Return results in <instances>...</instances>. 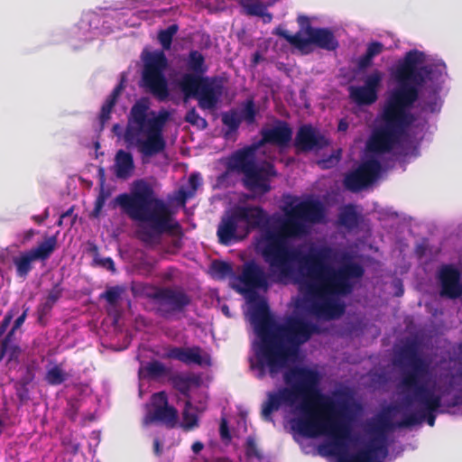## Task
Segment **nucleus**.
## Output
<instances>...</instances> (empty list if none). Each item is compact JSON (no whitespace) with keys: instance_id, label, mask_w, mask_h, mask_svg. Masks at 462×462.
Segmentation results:
<instances>
[{"instance_id":"obj_1","label":"nucleus","mask_w":462,"mask_h":462,"mask_svg":"<svg viewBox=\"0 0 462 462\" xmlns=\"http://www.w3.org/2000/svg\"><path fill=\"white\" fill-rule=\"evenodd\" d=\"M324 217V208L319 200L307 199L286 208L284 216L274 218L263 230L257 249L270 271L280 278L291 277L298 263L303 277L300 289L306 292V310L331 320L344 315L346 305L338 298L354 291L356 280L365 273L364 267L350 260L338 267L328 264L333 256V249L328 245L312 247L304 254L289 244L291 239L308 233L307 224L320 223Z\"/></svg>"},{"instance_id":"obj_2","label":"nucleus","mask_w":462,"mask_h":462,"mask_svg":"<svg viewBox=\"0 0 462 462\" xmlns=\"http://www.w3.org/2000/svg\"><path fill=\"white\" fill-rule=\"evenodd\" d=\"M286 386L276 392H268L267 400L262 405V418L272 421V414L282 405L295 408L300 417L292 420V429L306 438L321 435L329 436L330 454L337 456L339 462H383L389 454L387 432L396 428L388 407L379 416L377 422L370 430L373 435L365 447L355 454L347 452V441L351 439L350 397L346 393L337 392L334 400L324 394L319 388V374L310 368L292 366L283 373Z\"/></svg>"},{"instance_id":"obj_3","label":"nucleus","mask_w":462,"mask_h":462,"mask_svg":"<svg viewBox=\"0 0 462 462\" xmlns=\"http://www.w3.org/2000/svg\"><path fill=\"white\" fill-rule=\"evenodd\" d=\"M424 53L406 52L393 72L397 86L389 93L381 115L382 124L366 142V150L376 155L390 152L416 121L411 108L420 98V88L433 73V66L421 65Z\"/></svg>"},{"instance_id":"obj_4","label":"nucleus","mask_w":462,"mask_h":462,"mask_svg":"<svg viewBox=\"0 0 462 462\" xmlns=\"http://www.w3.org/2000/svg\"><path fill=\"white\" fill-rule=\"evenodd\" d=\"M251 321L259 341L254 346L255 365L262 378L267 368L272 376L286 368L298 355L300 346L311 336L319 333V327L300 317H289L281 324L271 315L268 303L258 300L253 307Z\"/></svg>"},{"instance_id":"obj_5","label":"nucleus","mask_w":462,"mask_h":462,"mask_svg":"<svg viewBox=\"0 0 462 462\" xmlns=\"http://www.w3.org/2000/svg\"><path fill=\"white\" fill-rule=\"evenodd\" d=\"M394 365L400 369L398 388L404 394L407 405L416 403L417 412L407 414L397 421L400 428H410L423 420L433 427L437 412H444L442 396L429 387L431 381L430 364L419 352V344L411 340L404 344L397 353Z\"/></svg>"},{"instance_id":"obj_6","label":"nucleus","mask_w":462,"mask_h":462,"mask_svg":"<svg viewBox=\"0 0 462 462\" xmlns=\"http://www.w3.org/2000/svg\"><path fill=\"white\" fill-rule=\"evenodd\" d=\"M116 202L132 220L149 225V228L138 233L146 245H158L163 233L180 226L178 223L172 224L170 207L156 197L152 186L144 180H135L130 193L118 195Z\"/></svg>"},{"instance_id":"obj_7","label":"nucleus","mask_w":462,"mask_h":462,"mask_svg":"<svg viewBox=\"0 0 462 462\" xmlns=\"http://www.w3.org/2000/svg\"><path fill=\"white\" fill-rule=\"evenodd\" d=\"M149 109L146 99L137 100L131 107L124 134V140L127 145H135L146 157L154 156L164 151L166 142L162 130L168 118V113L165 111L156 116L153 111L149 113Z\"/></svg>"},{"instance_id":"obj_8","label":"nucleus","mask_w":462,"mask_h":462,"mask_svg":"<svg viewBox=\"0 0 462 462\" xmlns=\"http://www.w3.org/2000/svg\"><path fill=\"white\" fill-rule=\"evenodd\" d=\"M187 67L190 72L184 73L178 82L184 101L195 98L200 109H216L224 93L222 79L217 76H204L208 66L204 55L199 51L192 50L189 52Z\"/></svg>"},{"instance_id":"obj_9","label":"nucleus","mask_w":462,"mask_h":462,"mask_svg":"<svg viewBox=\"0 0 462 462\" xmlns=\"http://www.w3.org/2000/svg\"><path fill=\"white\" fill-rule=\"evenodd\" d=\"M257 148L249 145L235 151L228 158L227 169L243 175L242 183L247 190L264 195L272 189L271 181L278 173L272 162H256Z\"/></svg>"},{"instance_id":"obj_10","label":"nucleus","mask_w":462,"mask_h":462,"mask_svg":"<svg viewBox=\"0 0 462 462\" xmlns=\"http://www.w3.org/2000/svg\"><path fill=\"white\" fill-rule=\"evenodd\" d=\"M143 69L142 73L143 86L160 101H164L170 95L165 70L168 60L163 51L146 52L142 56Z\"/></svg>"},{"instance_id":"obj_11","label":"nucleus","mask_w":462,"mask_h":462,"mask_svg":"<svg viewBox=\"0 0 462 462\" xmlns=\"http://www.w3.org/2000/svg\"><path fill=\"white\" fill-rule=\"evenodd\" d=\"M155 314L164 319H172L184 313L192 302L191 296L181 286L155 287L149 294Z\"/></svg>"},{"instance_id":"obj_12","label":"nucleus","mask_w":462,"mask_h":462,"mask_svg":"<svg viewBox=\"0 0 462 462\" xmlns=\"http://www.w3.org/2000/svg\"><path fill=\"white\" fill-rule=\"evenodd\" d=\"M238 284L234 286L236 291L245 295L250 302L258 299V290H267L268 275L263 268L254 260L243 264L241 273L236 277Z\"/></svg>"},{"instance_id":"obj_13","label":"nucleus","mask_w":462,"mask_h":462,"mask_svg":"<svg viewBox=\"0 0 462 462\" xmlns=\"http://www.w3.org/2000/svg\"><path fill=\"white\" fill-rule=\"evenodd\" d=\"M310 36L304 38L301 36V32L291 34L287 30L282 28H277L275 31L276 35L283 38L291 45L300 51H303L310 44L329 51L337 49L338 42L331 30L328 28H317L316 30H310Z\"/></svg>"},{"instance_id":"obj_14","label":"nucleus","mask_w":462,"mask_h":462,"mask_svg":"<svg viewBox=\"0 0 462 462\" xmlns=\"http://www.w3.org/2000/svg\"><path fill=\"white\" fill-rule=\"evenodd\" d=\"M56 235L45 237L36 247L21 253L18 256L13 258L15 266L16 276L25 280L31 271L33 269L34 261H46L51 257L58 245V236Z\"/></svg>"},{"instance_id":"obj_15","label":"nucleus","mask_w":462,"mask_h":462,"mask_svg":"<svg viewBox=\"0 0 462 462\" xmlns=\"http://www.w3.org/2000/svg\"><path fill=\"white\" fill-rule=\"evenodd\" d=\"M143 423L148 426L152 423H161L168 429H174L179 424L178 410L169 404L168 396L162 391L152 394V410L143 417Z\"/></svg>"},{"instance_id":"obj_16","label":"nucleus","mask_w":462,"mask_h":462,"mask_svg":"<svg viewBox=\"0 0 462 462\" xmlns=\"http://www.w3.org/2000/svg\"><path fill=\"white\" fill-rule=\"evenodd\" d=\"M258 109L255 106L254 98L246 99L242 105L240 110L231 108L221 115V121L226 127L224 137L229 139L236 134L241 123L244 121L247 125H252L256 122Z\"/></svg>"},{"instance_id":"obj_17","label":"nucleus","mask_w":462,"mask_h":462,"mask_svg":"<svg viewBox=\"0 0 462 462\" xmlns=\"http://www.w3.org/2000/svg\"><path fill=\"white\" fill-rule=\"evenodd\" d=\"M381 169L379 161L376 159L367 160L345 177L344 185L350 191L358 192L371 185L377 179Z\"/></svg>"},{"instance_id":"obj_18","label":"nucleus","mask_w":462,"mask_h":462,"mask_svg":"<svg viewBox=\"0 0 462 462\" xmlns=\"http://www.w3.org/2000/svg\"><path fill=\"white\" fill-rule=\"evenodd\" d=\"M328 145V139L319 129L310 124L299 127L293 141L297 154L319 152Z\"/></svg>"},{"instance_id":"obj_19","label":"nucleus","mask_w":462,"mask_h":462,"mask_svg":"<svg viewBox=\"0 0 462 462\" xmlns=\"http://www.w3.org/2000/svg\"><path fill=\"white\" fill-rule=\"evenodd\" d=\"M260 134L261 139L257 143L258 147L270 144L285 148L291 143L293 132L288 122L276 119L272 127H263Z\"/></svg>"},{"instance_id":"obj_20","label":"nucleus","mask_w":462,"mask_h":462,"mask_svg":"<svg viewBox=\"0 0 462 462\" xmlns=\"http://www.w3.org/2000/svg\"><path fill=\"white\" fill-rule=\"evenodd\" d=\"M242 224L236 217L234 210H230L221 217L217 226V236L220 245L228 246L242 240L244 235Z\"/></svg>"},{"instance_id":"obj_21","label":"nucleus","mask_w":462,"mask_h":462,"mask_svg":"<svg viewBox=\"0 0 462 462\" xmlns=\"http://www.w3.org/2000/svg\"><path fill=\"white\" fill-rule=\"evenodd\" d=\"M233 210L242 224L244 235H248L252 230L261 227L268 221L267 215L261 207L237 206Z\"/></svg>"},{"instance_id":"obj_22","label":"nucleus","mask_w":462,"mask_h":462,"mask_svg":"<svg viewBox=\"0 0 462 462\" xmlns=\"http://www.w3.org/2000/svg\"><path fill=\"white\" fill-rule=\"evenodd\" d=\"M202 348L199 346L191 347L168 346L163 358L177 360L185 365H209L210 358L208 355L202 356Z\"/></svg>"},{"instance_id":"obj_23","label":"nucleus","mask_w":462,"mask_h":462,"mask_svg":"<svg viewBox=\"0 0 462 462\" xmlns=\"http://www.w3.org/2000/svg\"><path fill=\"white\" fill-rule=\"evenodd\" d=\"M440 295L448 299H457L462 294L460 273L451 264L443 265L439 272Z\"/></svg>"},{"instance_id":"obj_24","label":"nucleus","mask_w":462,"mask_h":462,"mask_svg":"<svg viewBox=\"0 0 462 462\" xmlns=\"http://www.w3.org/2000/svg\"><path fill=\"white\" fill-rule=\"evenodd\" d=\"M439 379L445 386L443 393H448L450 390L462 384V360L450 359L440 365Z\"/></svg>"},{"instance_id":"obj_25","label":"nucleus","mask_w":462,"mask_h":462,"mask_svg":"<svg viewBox=\"0 0 462 462\" xmlns=\"http://www.w3.org/2000/svg\"><path fill=\"white\" fill-rule=\"evenodd\" d=\"M21 347L15 344L13 337L5 336L0 344V361L5 359L9 369H14L20 363Z\"/></svg>"},{"instance_id":"obj_26","label":"nucleus","mask_w":462,"mask_h":462,"mask_svg":"<svg viewBox=\"0 0 462 462\" xmlns=\"http://www.w3.org/2000/svg\"><path fill=\"white\" fill-rule=\"evenodd\" d=\"M124 88V82L122 79L121 82L115 87L110 95L106 97L105 103L102 105L98 116L101 129L104 128L106 123L111 118V113L117 103L118 97H120Z\"/></svg>"},{"instance_id":"obj_27","label":"nucleus","mask_w":462,"mask_h":462,"mask_svg":"<svg viewBox=\"0 0 462 462\" xmlns=\"http://www.w3.org/2000/svg\"><path fill=\"white\" fill-rule=\"evenodd\" d=\"M349 97L358 106H370L376 102L378 95L363 86H350Z\"/></svg>"},{"instance_id":"obj_28","label":"nucleus","mask_w":462,"mask_h":462,"mask_svg":"<svg viewBox=\"0 0 462 462\" xmlns=\"http://www.w3.org/2000/svg\"><path fill=\"white\" fill-rule=\"evenodd\" d=\"M116 175L120 179L128 178L134 169V159L130 152L119 150L115 158Z\"/></svg>"},{"instance_id":"obj_29","label":"nucleus","mask_w":462,"mask_h":462,"mask_svg":"<svg viewBox=\"0 0 462 462\" xmlns=\"http://www.w3.org/2000/svg\"><path fill=\"white\" fill-rule=\"evenodd\" d=\"M361 219L360 214L353 204L345 205L338 214V224L348 230L358 226Z\"/></svg>"},{"instance_id":"obj_30","label":"nucleus","mask_w":462,"mask_h":462,"mask_svg":"<svg viewBox=\"0 0 462 462\" xmlns=\"http://www.w3.org/2000/svg\"><path fill=\"white\" fill-rule=\"evenodd\" d=\"M384 50L382 42L373 41L366 46L365 52L357 60V68L360 71H364L373 64V60L377 55L381 54Z\"/></svg>"},{"instance_id":"obj_31","label":"nucleus","mask_w":462,"mask_h":462,"mask_svg":"<svg viewBox=\"0 0 462 462\" xmlns=\"http://www.w3.org/2000/svg\"><path fill=\"white\" fill-rule=\"evenodd\" d=\"M181 416L182 421L180 423V427L184 431L193 430L199 426L197 408L192 405L189 399L185 402Z\"/></svg>"},{"instance_id":"obj_32","label":"nucleus","mask_w":462,"mask_h":462,"mask_svg":"<svg viewBox=\"0 0 462 462\" xmlns=\"http://www.w3.org/2000/svg\"><path fill=\"white\" fill-rule=\"evenodd\" d=\"M98 178H99L100 190L96 199L94 208L91 212V217L94 218L99 217L101 211L106 204V201L110 196V192L108 190H106V189H105V181H106L105 170L101 167L98 169Z\"/></svg>"},{"instance_id":"obj_33","label":"nucleus","mask_w":462,"mask_h":462,"mask_svg":"<svg viewBox=\"0 0 462 462\" xmlns=\"http://www.w3.org/2000/svg\"><path fill=\"white\" fill-rule=\"evenodd\" d=\"M170 382L175 390L183 396L189 398L191 386L197 383L198 380L193 376L177 374L171 376Z\"/></svg>"},{"instance_id":"obj_34","label":"nucleus","mask_w":462,"mask_h":462,"mask_svg":"<svg viewBox=\"0 0 462 462\" xmlns=\"http://www.w3.org/2000/svg\"><path fill=\"white\" fill-rule=\"evenodd\" d=\"M420 105L423 111H430V113L438 112L440 108L438 90L434 88L428 94L423 95Z\"/></svg>"},{"instance_id":"obj_35","label":"nucleus","mask_w":462,"mask_h":462,"mask_svg":"<svg viewBox=\"0 0 462 462\" xmlns=\"http://www.w3.org/2000/svg\"><path fill=\"white\" fill-rule=\"evenodd\" d=\"M178 30L179 26L176 23H173L158 32V41L163 50L168 51L171 49L173 37L178 32Z\"/></svg>"},{"instance_id":"obj_36","label":"nucleus","mask_w":462,"mask_h":462,"mask_svg":"<svg viewBox=\"0 0 462 462\" xmlns=\"http://www.w3.org/2000/svg\"><path fill=\"white\" fill-rule=\"evenodd\" d=\"M384 78V73L379 69H374L368 74L364 79V86L372 89L375 94L378 95V91L381 88L382 82Z\"/></svg>"},{"instance_id":"obj_37","label":"nucleus","mask_w":462,"mask_h":462,"mask_svg":"<svg viewBox=\"0 0 462 462\" xmlns=\"http://www.w3.org/2000/svg\"><path fill=\"white\" fill-rule=\"evenodd\" d=\"M44 379L50 385H60L66 381L67 374L60 365H54L47 371Z\"/></svg>"},{"instance_id":"obj_38","label":"nucleus","mask_w":462,"mask_h":462,"mask_svg":"<svg viewBox=\"0 0 462 462\" xmlns=\"http://www.w3.org/2000/svg\"><path fill=\"white\" fill-rule=\"evenodd\" d=\"M239 4L248 15L255 16L263 14L264 5L260 0H239Z\"/></svg>"},{"instance_id":"obj_39","label":"nucleus","mask_w":462,"mask_h":462,"mask_svg":"<svg viewBox=\"0 0 462 462\" xmlns=\"http://www.w3.org/2000/svg\"><path fill=\"white\" fill-rule=\"evenodd\" d=\"M123 291V288L119 286L109 287L99 295V298L106 300L110 306L116 307L121 299Z\"/></svg>"},{"instance_id":"obj_40","label":"nucleus","mask_w":462,"mask_h":462,"mask_svg":"<svg viewBox=\"0 0 462 462\" xmlns=\"http://www.w3.org/2000/svg\"><path fill=\"white\" fill-rule=\"evenodd\" d=\"M147 375L151 378H158L167 374V367L160 361L154 360L145 365Z\"/></svg>"},{"instance_id":"obj_41","label":"nucleus","mask_w":462,"mask_h":462,"mask_svg":"<svg viewBox=\"0 0 462 462\" xmlns=\"http://www.w3.org/2000/svg\"><path fill=\"white\" fill-rule=\"evenodd\" d=\"M184 120L191 125L198 126L200 129H206L208 127L207 120L199 115L195 107H191L188 110L184 116Z\"/></svg>"},{"instance_id":"obj_42","label":"nucleus","mask_w":462,"mask_h":462,"mask_svg":"<svg viewBox=\"0 0 462 462\" xmlns=\"http://www.w3.org/2000/svg\"><path fill=\"white\" fill-rule=\"evenodd\" d=\"M212 268L221 278L231 277L234 275L233 267L227 262L216 261L212 263Z\"/></svg>"},{"instance_id":"obj_43","label":"nucleus","mask_w":462,"mask_h":462,"mask_svg":"<svg viewBox=\"0 0 462 462\" xmlns=\"http://www.w3.org/2000/svg\"><path fill=\"white\" fill-rule=\"evenodd\" d=\"M37 368V364L35 361H32L27 364L24 367V371L22 374L21 377L18 381L23 382V383L30 384L33 382L35 378V370Z\"/></svg>"},{"instance_id":"obj_44","label":"nucleus","mask_w":462,"mask_h":462,"mask_svg":"<svg viewBox=\"0 0 462 462\" xmlns=\"http://www.w3.org/2000/svg\"><path fill=\"white\" fill-rule=\"evenodd\" d=\"M27 383L16 381L14 382V388L15 390L16 396L20 402L24 403L30 399L29 388Z\"/></svg>"},{"instance_id":"obj_45","label":"nucleus","mask_w":462,"mask_h":462,"mask_svg":"<svg viewBox=\"0 0 462 462\" xmlns=\"http://www.w3.org/2000/svg\"><path fill=\"white\" fill-rule=\"evenodd\" d=\"M245 454L248 457L262 458V454L258 449L257 444L253 437H248L245 442Z\"/></svg>"},{"instance_id":"obj_46","label":"nucleus","mask_w":462,"mask_h":462,"mask_svg":"<svg viewBox=\"0 0 462 462\" xmlns=\"http://www.w3.org/2000/svg\"><path fill=\"white\" fill-rule=\"evenodd\" d=\"M30 310V307L26 306L25 304L23 306V313L14 320L12 328L9 330V332L5 335L7 337H14V332L19 329L22 325L24 323L28 312Z\"/></svg>"},{"instance_id":"obj_47","label":"nucleus","mask_w":462,"mask_h":462,"mask_svg":"<svg viewBox=\"0 0 462 462\" xmlns=\"http://www.w3.org/2000/svg\"><path fill=\"white\" fill-rule=\"evenodd\" d=\"M63 289L60 283H55L54 286L49 291L45 300L55 305V303L61 298Z\"/></svg>"},{"instance_id":"obj_48","label":"nucleus","mask_w":462,"mask_h":462,"mask_svg":"<svg viewBox=\"0 0 462 462\" xmlns=\"http://www.w3.org/2000/svg\"><path fill=\"white\" fill-rule=\"evenodd\" d=\"M297 22L300 25V31L299 32H301V35L302 34H306L307 37L310 36V30H316L317 28L313 27L311 24H310V21L309 19L308 16L306 15H299L298 18H297Z\"/></svg>"},{"instance_id":"obj_49","label":"nucleus","mask_w":462,"mask_h":462,"mask_svg":"<svg viewBox=\"0 0 462 462\" xmlns=\"http://www.w3.org/2000/svg\"><path fill=\"white\" fill-rule=\"evenodd\" d=\"M297 22L300 25V31L299 32H301V35L302 34H306L307 37L310 36V30H316L317 28L313 27L311 24H310V21L309 19L308 16L306 15H299L298 18H297Z\"/></svg>"},{"instance_id":"obj_50","label":"nucleus","mask_w":462,"mask_h":462,"mask_svg":"<svg viewBox=\"0 0 462 462\" xmlns=\"http://www.w3.org/2000/svg\"><path fill=\"white\" fill-rule=\"evenodd\" d=\"M53 304L50 303L49 301L45 300L44 302H42L37 307V316H38V322L40 324H43V319L46 317L48 313L51 312V310L53 308Z\"/></svg>"},{"instance_id":"obj_51","label":"nucleus","mask_w":462,"mask_h":462,"mask_svg":"<svg viewBox=\"0 0 462 462\" xmlns=\"http://www.w3.org/2000/svg\"><path fill=\"white\" fill-rule=\"evenodd\" d=\"M14 309H11L10 310H8L6 312V314L5 315L3 320L1 321V324H0V337L5 334V332L8 328L12 319H14Z\"/></svg>"},{"instance_id":"obj_52","label":"nucleus","mask_w":462,"mask_h":462,"mask_svg":"<svg viewBox=\"0 0 462 462\" xmlns=\"http://www.w3.org/2000/svg\"><path fill=\"white\" fill-rule=\"evenodd\" d=\"M94 261L97 265L111 271L112 273L116 272L115 263L111 257L95 258Z\"/></svg>"},{"instance_id":"obj_53","label":"nucleus","mask_w":462,"mask_h":462,"mask_svg":"<svg viewBox=\"0 0 462 462\" xmlns=\"http://www.w3.org/2000/svg\"><path fill=\"white\" fill-rule=\"evenodd\" d=\"M75 206H71L69 209L63 212L60 216L61 218H65L69 222L68 226H72L77 220V215H74Z\"/></svg>"},{"instance_id":"obj_54","label":"nucleus","mask_w":462,"mask_h":462,"mask_svg":"<svg viewBox=\"0 0 462 462\" xmlns=\"http://www.w3.org/2000/svg\"><path fill=\"white\" fill-rule=\"evenodd\" d=\"M189 185L190 187V191L195 194L199 186L200 185V175L199 173H192L189 177Z\"/></svg>"},{"instance_id":"obj_55","label":"nucleus","mask_w":462,"mask_h":462,"mask_svg":"<svg viewBox=\"0 0 462 462\" xmlns=\"http://www.w3.org/2000/svg\"><path fill=\"white\" fill-rule=\"evenodd\" d=\"M459 405H462V388L446 403L448 408H454Z\"/></svg>"},{"instance_id":"obj_56","label":"nucleus","mask_w":462,"mask_h":462,"mask_svg":"<svg viewBox=\"0 0 462 462\" xmlns=\"http://www.w3.org/2000/svg\"><path fill=\"white\" fill-rule=\"evenodd\" d=\"M219 434L222 439H230L231 435L228 430L227 422L225 419H222L220 427H219Z\"/></svg>"},{"instance_id":"obj_57","label":"nucleus","mask_w":462,"mask_h":462,"mask_svg":"<svg viewBox=\"0 0 462 462\" xmlns=\"http://www.w3.org/2000/svg\"><path fill=\"white\" fill-rule=\"evenodd\" d=\"M194 194L190 190H185L183 189H179L178 191V199L184 204L188 199L193 197Z\"/></svg>"},{"instance_id":"obj_58","label":"nucleus","mask_w":462,"mask_h":462,"mask_svg":"<svg viewBox=\"0 0 462 462\" xmlns=\"http://www.w3.org/2000/svg\"><path fill=\"white\" fill-rule=\"evenodd\" d=\"M49 217V210L46 208L42 215H33L32 217V219L37 223L38 225H41L43 223L47 218Z\"/></svg>"},{"instance_id":"obj_59","label":"nucleus","mask_w":462,"mask_h":462,"mask_svg":"<svg viewBox=\"0 0 462 462\" xmlns=\"http://www.w3.org/2000/svg\"><path fill=\"white\" fill-rule=\"evenodd\" d=\"M153 453L157 456V457H160L162 453V443L160 441V439L158 438H155L153 439Z\"/></svg>"},{"instance_id":"obj_60","label":"nucleus","mask_w":462,"mask_h":462,"mask_svg":"<svg viewBox=\"0 0 462 462\" xmlns=\"http://www.w3.org/2000/svg\"><path fill=\"white\" fill-rule=\"evenodd\" d=\"M203 448L204 444L200 441H195L191 446V449L195 454H199Z\"/></svg>"},{"instance_id":"obj_61","label":"nucleus","mask_w":462,"mask_h":462,"mask_svg":"<svg viewBox=\"0 0 462 462\" xmlns=\"http://www.w3.org/2000/svg\"><path fill=\"white\" fill-rule=\"evenodd\" d=\"M35 233H36L35 230L32 229V228L26 230L23 233V242L30 241L34 236Z\"/></svg>"},{"instance_id":"obj_62","label":"nucleus","mask_w":462,"mask_h":462,"mask_svg":"<svg viewBox=\"0 0 462 462\" xmlns=\"http://www.w3.org/2000/svg\"><path fill=\"white\" fill-rule=\"evenodd\" d=\"M348 128V123L344 120V119H341L338 123V125H337V130L339 132H346Z\"/></svg>"},{"instance_id":"obj_63","label":"nucleus","mask_w":462,"mask_h":462,"mask_svg":"<svg viewBox=\"0 0 462 462\" xmlns=\"http://www.w3.org/2000/svg\"><path fill=\"white\" fill-rule=\"evenodd\" d=\"M258 17H263L264 23H270L273 19V15L270 13L266 12V8L264 7L263 14L257 15Z\"/></svg>"},{"instance_id":"obj_64","label":"nucleus","mask_w":462,"mask_h":462,"mask_svg":"<svg viewBox=\"0 0 462 462\" xmlns=\"http://www.w3.org/2000/svg\"><path fill=\"white\" fill-rule=\"evenodd\" d=\"M79 447L80 445L79 443H71L70 444V452L73 453L74 455L77 454L79 450Z\"/></svg>"}]
</instances>
